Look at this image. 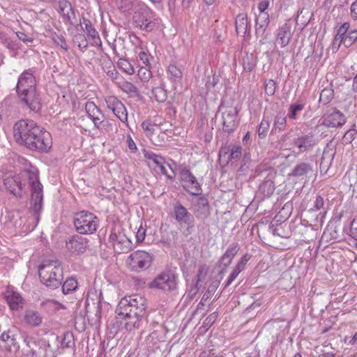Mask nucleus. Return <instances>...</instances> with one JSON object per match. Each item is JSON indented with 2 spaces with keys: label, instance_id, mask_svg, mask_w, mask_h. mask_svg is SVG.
Masks as SVG:
<instances>
[{
  "label": "nucleus",
  "instance_id": "obj_48",
  "mask_svg": "<svg viewBox=\"0 0 357 357\" xmlns=\"http://www.w3.org/2000/svg\"><path fill=\"white\" fill-rule=\"evenodd\" d=\"M59 10L62 15L63 18L64 17V15L66 14L68 10H69L71 13V15L73 16L75 15V11L73 9L70 3L66 0H63L59 2Z\"/></svg>",
  "mask_w": 357,
  "mask_h": 357
},
{
  "label": "nucleus",
  "instance_id": "obj_56",
  "mask_svg": "<svg viewBox=\"0 0 357 357\" xmlns=\"http://www.w3.org/2000/svg\"><path fill=\"white\" fill-rule=\"evenodd\" d=\"M106 66H108L109 68H112L110 70H108L107 71V75L112 78V79H116L119 77V73L118 71L114 68V67L112 66V63L109 59H108L105 61Z\"/></svg>",
  "mask_w": 357,
  "mask_h": 357
},
{
  "label": "nucleus",
  "instance_id": "obj_63",
  "mask_svg": "<svg viewBox=\"0 0 357 357\" xmlns=\"http://www.w3.org/2000/svg\"><path fill=\"white\" fill-rule=\"evenodd\" d=\"M142 127L144 130L149 132L152 134L154 130V126L149 120L144 121L142 123Z\"/></svg>",
  "mask_w": 357,
  "mask_h": 357
},
{
  "label": "nucleus",
  "instance_id": "obj_37",
  "mask_svg": "<svg viewBox=\"0 0 357 357\" xmlns=\"http://www.w3.org/2000/svg\"><path fill=\"white\" fill-rule=\"evenodd\" d=\"M334 97V91L332 87L324 88L320 93L319 102L324 105L329 103Z\"/></svg>",
  "mask_w": 357,
  "mask_h": 357
},
{
  "label": "nucleus",
  "instance_id": "obj_1",
  "mask_svg": "<svg viewBox=\"0 0 357 357\" xmlns=\"http://www.w3.org/2000/svg\"><path fill=\"white\" fill-rule=\"evenodd\" d=\"M21 178H26L31 186V211L35 220L38 222L40 212L43 207V185L39 181L37 170L35 168L24 169L20 172Z\"/></svg>",
  "mask_w": 357,
  "mask_h": 357
},
{
  "label": "nucleus",
  "instance_id": "obj_47",
  "mask_svg": "<svg viewBox=\"0 0 357 357\" xmlns=\"http://www.w3.org/2000/svg\"><path fill=\"white\" fill-rule=\"evenodd\" d=\"M270 127V123L269 121L263 119L260 123L259 129H258V135L259 137L261 139L264 138L266 136L267 132Z\"/></svg>",
  "mask_w": 357,
  "mask_h": 357
},
{
  "label": "nucleus",
  "instance_id": "obj_29",
  "mask_svg": "<svg viewBox=\"0 0 357 357\" xmlns=\"http://www.w3.org/2000/svg\"><path fill=\"white\" fill-rule=\"evenodd\" d=\"M85 110L88 116L93 121L94 125L98 127L102 123V119L104 117L100 109L93 102H87L85 105Z\"/></svg>",
  "mask_w": 357,
  "mask_h": 357
},
{
  "label": "nucleus",
  "instance_id": "obj_34",
  "mask_svg": "<svg viewBox=\"0 0 357 357\" xmlns=\"http://www.w3.org/2000/svg\"><path fill=\"white\" fill-rule=\"evenodd\" d=\"M0 340L8 345V350H11V347H18L16 339V335L13 329H8L3 332L0 335Z\"/></svg>",
  "mask_w": 357,
  "mask_h": 357
},
{
  "label": "nucleus",
  "instance_id": "obj_57",
  "mask_svg": "<svg viewBox=\"0 0 357 357\" xmlns=\"http://www.w3.org/2000/svg\"><path fill=\"white\" fill-rule=\"evenodd\" d=\"M218 317V313L217 312L211 313L208 315L203 322V326L204 327H211L213 323L216 321Z\"/></svg>",
  "mask_w": 357,
  "mask_h": 357
},
{
  "label": "nucleus",
  "instance_id": "obj_20",
  "mask_svg": "<svg viewBox=\"0 0 357 357\" xmlns=\"http://www.w3.org/2000/svg\"><path fill=\"white\" fill-rule=\"evenodd\" d=\"M22 102L31 111L38 112L40 110L42 105L40 98L36 89L26 91L23 94H17Z\"/></svg>",
  "mask_w": 357,
  "mask_h": 357
},
{
  "label": "nucleus",
  "instance_id": "obj_36",
  "mask_svg": "<svg viewBox=\"0 0 357 357\" xmlns=\"http://www.w3.org/2000/svg\"><path fill=\"white\" fill-rule=\"evenodd\" d=\"M259 192L265 197L271 196L275 191L273 182L271 180L264 181L259 188Z\"/></svg>",
  "mask_w": 357,
  "mask_h": 357
},
{
  "label": "nucleus",
  "instance_id": "obj_42",
  "mask_svg": "<svg viewBox=\"0 0 357 357\" xmlns=\"http://www.w3.org/2000/svg\"><path fill=\"white\" fill-rule=\"evenodd\" d=\"M287 123V117L284 113L278 114L275 117L274 128L282 130L284 129Z\"/></svg>",
  "mask_w": 357,
  "mask_h": 357
},
{
  "label": "nucleus",
  "instance_id": "obj_24",
  "mask_svg": "<svg viewBox=\"0 0 357 357\" xmlns=\"http://www.w3.org/2000/svg\"><path fill=\"white\" fill-rule=\"evenodd\" d=\"M144 156L146 159L151 160L157 167H158L160 170V172L163 175H165L167 178L170 180H173L174 178V174L173 169L169 164H167V166L172 170L173 174L170 175L167 174L165 166L166 162L161 155H159L152 151H149L144 154Z\"/></svg>",
  "mask_w": 357,
  "mask_h": 357
},
{
  "label": "nucleus",
  "instance_id": "obj_17",
  "mask_svg": "<svg viewBox=\"0 0 357 357\" xmlns=\"http://www.w3.org/2000/svg\"><path fill=\"white\" fill-rule=\"evenodd\" d=\"M35 70L29 68L20 74L16 86L17 94H23L26 91L36 89Z\"/></svg>",
  "mask_w": 357,
  "mask_h": 357
},
{
  "label": "nucleus",
  "instance_id": "obj_22",
  "mask_svg": "<svg viewBox=\"0 0 357 357\" xmlns=\"http://www.w3.org/2000/svg\"><path fill=\"white\" fill-rule=\"evenodd\" d=\"M89 246V241L82 236L74 235L66 241V248L72 253L80 254L85 252Z\"/></svg>",
  "mask_w": 357,
  "mask_h": 357
},
{
  "label": "nucleus",
  "instance_id": "obj_55",
  "mask_svg": "<svg viewBox=\"0 0 357 357\" xmlns=\"http://www.w3.org/2000/svg\"><path fill=\"white\" fill-rule=\"evenodd\" d=\"M105 102L107 107L112 111L117 107L121 102L115 96H109L105 98Z\"/></svg>",
  "mask_w": 357,
  "mask_h": 357
},
{
  "label": "nucleus",
  "instance_id": "obj_5",
  "mask_svg": "<svg viewBox=\"0 0 357 357\" xmlns=\"http://www.w3.org/2000/svg\"><path fill=\"white\" fill-rule=\"evenodd\" d=\"M135 305H138L135 307L137 310V312H135L133 314H128L126 316H116V323L123 325L129 332L139 329L143 324L147 322V312H144V306L142 305L141 301L139 304L136 303Z\"/></svg>",
  "mask_w": 357,
  "mask_h": 357
},
{
  "label": "nucleus",
  "instance_id": "obj_54",
  "mask_svg": "<svg viewBox=\"0 0 357 357\" xmlns=\"http://www.w3.org/2000/svg\"><path fill=\"white\" fill-rule=\"evenodd\" d=\"M265 93L268 96H273L276 90V82L269 79L265 82Z\"/></svg>",
  "mask_w": 357,
  "mask_h": 357
},
{
  "label": "nucleus",
  "instance_id": "obj_58",
  "mask_svg": "<svg viewBox=\"0 0 357 357\" xmlns=\"http://www.w3.org/2000/svg\"><path fill=\"white\" fill-rule=\"evenodd\" d=\"M72 339L73 334L72 333H66L64 335V337L61 341V347L62 348H70L72 347Z\"/></svg>",
  "mask_w": 357,
  "mask_h": 357
},
{
  "label": "nucleus",
  "instance_id": "obj_27",
  "mask_svg": "<svg viewBox=\"0 0 357 357\" xmlns=\"http://www.w3.org/2000/svg\"><path fill=\"white\" fill-rule=\"evenodd\" d=\"M291 27L289 24L285 22L277 30L276 41L281 47H286L291 39Z\"/></svg>",
  "mask_w": 357,
  "mask_h": 357
},
{
  "label": "nucleus",
  "instance_id": "obj_53",
  "mask_svg": "<svg viewBox=\"0 0 357 357\" xmlns=\"http://www.w3.org/2000/svg\"><path fill=\"white\" fill-rule=\"evenodd\" d=\"M121 90L127 93H136L137 92V87L129 82H123L120 84Z\"/></svg>",
  "mask_w": 357,
  "mask_h": 357
},
{
  "label": "nucleus",
  "instance_id": "obj_9",
  "mask_svg": "<svg viewBox=\"0 0 357 357\" xmlns=\"http://www.w3.org/2000/svg\"><path fill=\"white\" fill-rule=\"evenodd\" d=\"M174 217L181 227L183 228L185 236L190 234L195 227V218L181 204L176 203L173 207Z\"/></svg>",
  "mask_w": 357,
  "mask_h": 357
},
{
  "label": "nucleus",
  "instance_id": "obj_11",
  "mask_svg": "<svg viewBox=\"0 0 357 357\" xmlns=\"http://www.w3.org/2000/svg\"><path fill=\"white\" fill-rule=\"evenodd\" d=\"M3 185L5 189L17 198L22 197V192L25 186L22 181L20 174H17L14 172H8L2 174Z\"/></svg>",
  "mask_w": 357,
  "mask_h": 357
},
{
  "label": "nucleus",
  "instance_id": "obj_46",
  "mask_svg": "<svg viewBox=\"0 0 357 357\" xmlns=\"http://www.w3.org/2000/svg\"><path fill=\"white\" fill-rule=\"evenodd\" d=\"M304 104L303 103H296L294 105H291L289 109L288 116L291 119H297V112L301 111L304 108Z\"/></svg>",
  "mask_w": 357,
  "mask_h": 357
},
{
  "label": "nucleus",
  "instance_id": "obj_21",
  "mask_svg": "<svg viewBox=\"0 0 357 357\" xmlns=\"http://www.w3.org/2000/svg\"><path fill=\"white\" fill-rule=\"evenodd\" d=\"M314 173L313 165L309 162H298L289 174V176L300 179L310 177Z\"/></svg>",
  "mask_w": 357,
  "mask_h": 357
},
{
  "label": "nucleus",
  "instance_id": "obj_14",
  "mask_svg": "<svg viewBox=\"0 0 357 357\" xmlns=\"http://www.w3.org/2000/svg\"><path fill=\"white\" fill-rule=\"evenodd\" d=\"M52 141L50 133L41 128L40 134H35L26 148L41 153L47 152L52 147Z\"/></svg>",
  "mask_w": 357,
  "mask_h": 357
},
{
  "label": "nucleus",
  "instance_id": "obj_12",
  "mask_svg": "<svg viewBox=\"0 0 357 357\" xmlns=\"http://www.w3.org/2000/svg\"><path fill=\"white\" fill-rule=\"evenodd\" d=\"M109 241L117 254L127 253L132 248L131 241L126 236L121 228H114L111 231Z\"/></svg>",
  "mask_w": 357,
  "mask_h": 357
},
{
  "label": "nucleus",
  "instance_id": "obj_10",
  "mask_svg": "<svg viewBox=\"0 0 357 357\" xmlns=\"http://www.w3.org/2000/svg\"><path fill=\"white\" fill-rule=\"evenodd\" d=\"M152 261L153 256L149 252L137 250L129 255L126 264L132 271L141 272L149 268Z\"/></svg>",
  "mask_w": 357,
  "mask_h": 357
},
{
  "label": "nucleus",
  "instance_id": "obj_3",
  "mask_svg": "<svg viewBox=\"0 0 357 357\" xmlns=\"http://www.w3.org/2000/svg\"><path fill=\"white\" fill-rule=\"evenodd\" d=\"M41 127L31 119H21L13 126V136L17 143L26 147L35 134H40Z\"/></svg>",
  "mask_w": 357,
  "mask_h": 357
},
{
  "label": "nucleus",
  "instance_id": "obj_62",
  "mask_svg": "<svg viewBox=\"0 0 357 357\" xmlns=\"http://www.w3.org/2000/svg\"><path fill=\"white\" fill-rule=\"evenodd\" d=\"M350 236L357 240V220L354 219L351 222Z\"/></svg>",
  "mask_w": 357,
  "mask_h": 357
},
{
  "label": "nucleus",
  "instance_id": "obj_2",
  "mask_svg": "<svg viewBox=\"0 0 357 357\" xmlns=\"http://www.w3.org/2000/svg\"><path fill=\"white\" fill-rule=\"evenodd\" d=\"M40 281L52 289L59 287L63 280V270L58 261H46L38 267Z\"/></svg>",
  "mask_w": 357,
  "mask_h": 357
},
{
  "label": "nucleus",
  "instance_id": "obj_43",
  "mask_svg": "<svg viewBox=\"0 0 357 357\" xmlns=\"http://www.w3.org/2000/svg\"><path fill=\"white\" fill-rule=\"evenodd\" d=\"M119 67L128 75H132L135 73L134 68L130 63L125 59H119L118 61Z\"/></svg>",
  "mask_w": 357,
  "mask_h": 357
},
{
  "label": "nucleus",
  "instance_id": "obj_31",
  "mask_svg": "<svg viewBox=\"0 0 357 357\" xmlns=\"http://www.w3.org/2000/svg\"><path fill=\"white\" fill-rule=\"evenodd\" d=\"M350 24L346 22L343 23L337 30V33L335 36L332 43V50L333 51L337 52L339 50L341 44L344 45V36L347 33Z\"/></svg>",
  "mask_w": 357,
  "mask_h": 357
},
{
  "label": "nucleus",
  "instance_id": "obj_28",
  "mask_svg": "<svg viewBox=\"0 0 357 357\" xmlns=\"http://www.w3.org/2000/svg\"><path fill=\"white\" fill-rule=\"evenodd\" d=\"M236 33L238 36L245 37L249 33L250 25L246 13H239L236 15L235 20Z\"/></svg>",
  "mask_w": 357,
  "mask_h": 357
},
{
  "label": "nucleus",
  "instance_id": "obj_18",
  "mask_svg": "<svg viewBox=\"0 0 357 357\" xmlns=\"http://www.w3.org/2000/svg\"><path fill=\"white\" fill-rule=\"evenodd\" d=\"M318 144V140L312 133L297 137L293 140L294 148L298 150V153L310 151Z\"/></svg>",
  "mask_w": 357,
  "mask_h": 357
},
{
  "label": "nucleus",
  "instance_id": "obj_52",
  "mask_svg": "<svg viewBox=\"0 0 357 357\" xmlns=\"http://www.w3.org/2000/svg\"><path fill=\"white\" fill-rule=\"evenodd\" d=\"M242 155V148L241 146L234 145L230 149V154L229 157V160H238Z\"/></svg>",
  "mask_w": 357,
  "mask_h": 357
},
{
  "label": "nucleus",
  "instance_id": "obj_51",
  "mask_svg": "<svg viewBox=\"0 0 357 357\" xmlns=\"http://www.w3.org/2000/svg\"><path fill=\"white\" fill-rule=\"evenodd\" d=\"M324 197L321 195H317L315 197V199L314 200L313 203V207L310 208L309 211L314 212L319 211L322 208H324Z\"/></svg>",
  "mask_w": 357,
  "mask_h": 357
},
{
  "label": "nucleus",
  "instance_id": "obj_41",
  "mask_svg": "<svg viewBox=\"0 0 357 357\" xmlns=\"http://www.w3.org/2000/svg\"><path fill=\"white\" fill-rule=\"evenodd\" d=\"M357 40V29H354L344 36V45L346 47H351Z\"/></svg>",
  "mask_w": 357,
  "mask_h": 357
},
{
  "label": "nucleus",
  "instance_id": "obj_7",
  "mask_svg": "<svg viewBox=\"0 0 357 357\" xmlns=\"http://www.w3.org/2000/svg\"><path fill=\"white\" fill-rule=\"evenodd\" d=\"M155 20V13L145 6L139 7L133 15V21L136 26L147 32L155 28L157 25Z\"/></svg>",
  "mask_w": 357,
  "mask_h": 357
},
{
  "label": "nucleus",
  "instance_id": "obj_40",
  "mask_svg": "<svg viewBox=\"0 0 357 357\" xmlns=\"http://www.w3.org/2000/svg\"><path fill=\"white\" fill-rule=\"evenodd\" d=\"M114 115L122 122L127 121L128 113L124 105L121 102L114 110H112Z\"/></svg>",
  "mask_w": 357,
  "mask_h": 357
},
{
  "label": "nucleus",
  "instance_id": "obj_19",
  "mask_svg": "<svg viewBox=\"0 0 357 357\" xmlns=\"http://www.w3.org/2000/svg\"><path fill=\"white\" fill-rule=\"evenodd\" d=\"M322 121V125L328 128H336L343 126L347 122V118L342 112L333 108L332 112L324 115Z\"/></svg>",
  "mask_w": 357,
  "mask_h": 357
},
{
  "label": "nucleus",
  "instance_id": "obj_30",
  "mask_svg": "<svg viewBox=\"0 0 357 357\" xmlns=\"http://www.w3.org/2000/svg\"><path fill=\"white\" fill-rule=\"evenodd\" d=\"M270 20L268 13H259L255 19V34L262 37L268 26Z\"/></svg>",
  "mask_w": 357,
  "mask_h": 357
},
{
  "label": "nucleus",
  "instance_id": "obj_33",
  "mask_svg": "<svg viewBox=\"0 0 357 357\" xmlns=\"http://www.w3.org/2000/svg\"><path fill=\"white\" fill-rule=\"evenodd\" d=\"M24 322L32 327L38 326L43 321V317L37 311L27 310L24 317Z\"/></svg>",
  "mask_w": 357,
  "mask_h": 357
},
{
  "label": "nucleus",
  "instance_id": "obj_50",
  "mask_svg": "<svg viewBox=\"0 0 357 357\" xmlns=\"http://www.w3.org/2000/svg\"><path fill=\"white\" fill-rule=\"evenodd\" d=\"M239 250V244L238 243H232L229 245L224 254L233 259Z\"/></svg>",
  "mask_w": 357,
  "mask_h": 357
},
{
  "label": "nucleus",
  "instance_id": "obj_16",
  "mask_svg": "<svg viewBox=\"0 0 357 357\" xmlns=\"http://www.w3.org/2000/svg\"><path fill=\"white\" fill-rule=\"evenodd\" d=\"M238 109L236 107H227L222 113V130L225 132L231 134L234 132L237 126V116Z\"/></svg>",
  "mask_w": 357,
  "mask_h": 357
},
{
  "label": "nucleus",
  "instance_id": "obj_44",
  "mask_svg": "<svg viewBox=\"0 0 357 357\" xmlns=\"http://www.w3.org/2000/svg\"><path fill=\"white\" fill-rule=\"evenodd\" d=\"M168 72L171 75V79L174 82L180 81L182 78L181 70L175 65L171 64L168 68Z\"/></svg>",
  "mask_w": 357,
  "mask_h": 357
},
{
  "label": "nucleus",
  "instance_id": "obj_23",
  "mask_svg": "<svg viewBox=\"0 0 357 357\" xmlns=\"http://www.w3.org/2000/svg\"><path fill=\"white\" fill-rule=\"evenodd\" d=\"M193 209L197 219H206L210 214V206L205 197H198L193 203Z\"/></svg>",
  "mask_w": 357,
  "mask_h": 357
},
{
  "label": "nucleus",
  "instance_id": "obj_13",
  "mask_svg": "<svg viewBox=\"0 0 357 357\" xmlns=\"http://www.w3.org/2000/svg\"><path fill=\"white\" fill-rule=\"evenodd\" d=\"M180 181L183 189L192 195H199L202 192L201 185L189 169L184 167L180 170Z\"/></svg>",
  "mask_w": 357,
  "mask_h": 357
},
{
  "label": "nucleus",
  "instance_id": "obj_64",
  "mask_svg": "<svg viewBox=\"0 0 357 357\" xmlns=\"http://www.w3.org/2000/svg\"><path fill=\"white\" fill-rule=\"evenodd\" d=\"M146 236V229L143 228L142 226L138 229V231L136 234L137 242L140 243L142 242Z\"/></svg>",
  "mask_w": 357,
  "mask_h": 357
},
{
  "label": "nucleus",
  "instance_id": "obj_26",
  "mask_svg": "<svg viewBox=\"0 0 357 357\" xmlns=\"http://www.w3.org/2000/svg\"><path fill=\"white\" fill-rule=\"evenodd\" d=\"M80 23L82 25L83 31L86 32L88 37L91 40L93 45L101 47L102 41L98 32L92 26L91 21L85 17H82Z\"/></svg>",
  "mask_w": 357,
  "mask_h": 357
},
{
  "label": "nucleus",
  "instance_id": "obj_45",
  "mask_svg": "<svg viewBox=\"0 0 357 357\" xmlns=\"http://www.w3.org/2000/svg\"><path fill=\"white\" fill-rule=\"evenodd\" d=\"M52 40L56 45L59 46L63 50L66 51L68 50V45L63 35L54 33L52 36Z\"/></svg>",
  "mask_w": 357,
  "mask_h": 357
},
{
  "label": "nucleus",
  "instance_id": "obj_15",
  "mask_svg": "<svg viewBox=\"0 0 357 357\" xmlns=\"http://www.w3.org/2000/svg\"><path fill=\"white\" fill-rule=\"evenodd\" d=\"M86 316L91 326H98L100 323L102 304L100 301L86 298L85 301Z\"/></svg>",
  "mask_w": 357,
  "mask_h": 357
},
{
  "label": "nucleus",
  "instance_id": "obj_38",
  "mask_svg": "<svg viewBox=\"0 0 357 357\" xmlns=\"http://www.w3.org/2000/svg\"><path fill=\"white\" fill-rule=\"evenodd\" d=\"M77 288V282L73 278H68L62 285V291L64 294H68Z\"/></svg>",
  "mask_w": 357,
  "mask_h": 357
},
{
  "label": "nucleus",
  "instance_id": "obj_8",
  "mask_svg": "<svg viewBox=\"0 0 357 357\" xmlns=\"http://www.w3.org/2000/svg\"><path fill=\"white\" fill-rule=\"evenodd\" d=\"M141 301L142 305L144 306V312H146L147 303L145 298L139 294H133L123 297L119 301L116 309V313L118 316H126L128 314H133L137 312V310L135 307L138 306L135 305Z\"/></svg>",
  "mask_w": 357,
  "mask_h": 357
},
{
  "label": "nucleus",
  "instance_id": "obj_25",
  "mask_svg": "<svg viewBox=\"0 0 357 357\" xmlns=\"http://www.w3.org/2000/svg\"><path fill=\"white\" fill-rule=\"evenodd\" d=\"M5 298L12 310H19L24 306V302L22 296L17 291L8 289L5 292Z\"/></svg>",
  "mask_w": 357,
  "mask_h": 357
},
{
  "label": "nucleus",
  "instance_id": "obj_35",
  "mask_svg": "<svg viewBox=\"0 0 357 357\" xmlns=\"http://www.w3.org/2000/svg\"><path fill=\"white\" fill-rule=\"evenodd\" d=\"M257 63V57L252 53H245V55L243 58L242 65L243 69L248 72L252 71Z\"/></svg>",
  "mask_w": 357,
  "mask_h": 357
},
{
  "label": "nucleus",
  "instance_id": "obj_61",
  "mask_svg": "<svg viewBox=\"0 0 357 357\" xmlns=\"http://www.w3.org/2000/svg\"><path fill=\"white\" fill-rule=\"evenodd\" d=\"M207 266L206 264H202L199 267L198 274L197 275V284H199L200 282L202 277L205 275L207 273Z\"/></svg>",
  "mask_w": 357,
  "mask_h": 357
},
{
  "label": "nucleus",
  "instance_id": "obj_59",
  "mask_svg": "<svg viewBox=\"0 0 357 357\" xmlns=\"http://www.w3.org/2000/svg\"><path fill=\"white\" fill-rule=\"evenodd\" d=\"M232 261V259L229 258L225 254L222 255V256L220 257L219 260L220 266L223 268V269H225L229 266Z\"/></svg>",
  "mask_w": 357,
  "mask_h": 357
},
{
  "label": "nucleus",
  "instance_id": "obj_32",
  "mask_svg": "<svg viewBox=\"0 0 357 357\" xmlns=\"http://www.w3.org/2000/svg\"><path fill=\"white\" fill-rule=\"evenodd\" d=\"M335 154V151L330 147H326L324 149L320 161L321 172H324L326 173L328 170L333 162Z\"/></svg>",
  "mask_w": 357,
  "mask_h": 357
},
{
  "label": "nucleus",
  "instance_id": "obj_6",
  "mask_svg": "<svg viewBox=\"0 0 357 357\" xmlns=\"http://www.w3.org/2000/svg\"><path fill=\"white\" fill-rule=\"evenodd\" d=\"M177 285L178 274L172 269L164 271L149 284L151 288L161 289L165 292L176 291Z\"/></svg>",
  "mask_w": 357,
  "mask_h": 357
},
{
  "label": "nucleus",
  "instance_id": "obj_4",
  "mask_svg": "<svg viewBox=\"0 0 357 357\" xmlns=\"http://www.w3.org/2000/svg\"><path fill=\"white\" fill-rule=\"evenodd\" d=\"M75 230L80 234H92L99 226L98 218L92 213L82 211L76 213L73 218Z\"/></svg>",
  "mask_w": 357,
  "mask_h": 357
},
{
  "label": "nucleus",
  "instance_id": "obj_39",
  "mask_svg": "<svg viewBox=\"0 0 357 357\" xmlns=\"http://www.w3.org/2000/svg\"><path fill=\"white\" fill-rule=\"evenodd\" d=\"M152 94L156 101L164 102L167 98V91L161 86L154 87L152 90Z\"/></svg>",
  "mask_w": 357,
  "mask_h": 357
},
{
  "label": "nucleus",
  "instance_id": "obj_60",
  "mask_svg": "<svg viewBox=\"0 0 357 357\" xmlns=\"http://www.w3.org/2000/svg\"><path fill=\"white\" fill-rule=\"evenodd\" d=\"M138 75L143 81L149 80L151 76V72L146 68H141L138 71Z\"/></svg>",
  "mask_w": 357,
  "mask_h": 357
},
{
  "label": "nucleus",
  "instance_id": "obj_49",
  "mask_svg": "<svg viewBox=\"0 0 357 357\" xmlns=\"http://www.w3.org/2000/svg\"><path fill=\"white\" fill-rule=\"evenodd\" d=\"M217 284H211V286L208 287V289L206 290V291L204 293V294L203 295L202 299H201V301L199 302V305H204V303L206 302L209 298H211V296L213 295V294L215 293L216 289H217Z\"/></svg>",
  "mask_w": 357,
  "mask_h": 357
}]
</instances>
